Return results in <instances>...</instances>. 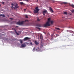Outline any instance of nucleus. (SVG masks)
Segmentation results:
<instances>
[{"label":"nucleus","instance_id":"24","mask_svg":"<svg viewBox=\"0 0 74 74\" xmlns=\"http://www.w3.org/2000/svg\"><path fill=\"white\" fill-rule=\"evenodd\" d=\"M37 26L38 27H41V25H37Z\"/></svg>","mask_w":74,"mask_h":74},{"label":"nucleus","instance_id":"42","mask_svg":"<svg viewBox=\"0 0 74 74\" xmlns=\"http://www.w3.org/2000/svg\"><path fill=\"white\" fill-rule=\"evenodd\" d=\"M26 9H24V10H25V11H26Z\"/></svg>","mask_w":74,"mask_h":74},{"label":"nucleus","instance_id":"14","mask_svg":"<svg viewBox=\"0 0 74 74\" xmlns=\"http://www.w3.org/2000/svg\"><path fill=\"white\" fill-rule=\"evenodd\" d=\"M43 47V46L42 45H40V48H42V47Z\"/></svg>","mask_w":74,"mask_h":74},{"label":"nucleus","instance_id":"20","mask_svg":"<svg viewBox=\"0 0 74 74\" xmlns=\"http://www.w3.org/2000/svg\"><path fill=\"white\" fill-rule=\"evenodd\" d=\"M47 26H48V25H46V24H45V25H44V27H47Z\"/></svg>","mask_w":74,"mask_h":74},{"label":"nucleus","instance_id":"39","mask_svg":"<svg viewBox=\"0 0 74 74\" xmlns=\"http://www.w3.org/2000/svg\"><path fill=\"white\" fill-rule=\"evenodd\" d=\"M18 26H16V27H18Z\"/></svg>","mask_w":74,"mask_h":74},{"label":"nucleus","instance_id":"3","mask_svg":"<svg viewBox=\"0 0 74 74\" xmlns=\"http://www.w3.org/2000/svg\"><path fill=\"white\" fill-rule=\"evenodd\" d=\"M24 23V21H21V22L19 21L17 23V24L19 25H23Z\"/></svg>","mask_w":74,"mask_h":74},{"label":"nucleus","instance_id":"29","mask_svg":"<svg viewBox=\"0 0 74 74\" xmlns=\"http://www.w3.org/2000/svg\"><path fill=\"white\" fill-rule=\"evenodd\" d=\"M20 4H21V5H23V2H20Z\"/></svg>","mask_w":74,"mask_h":74},{"label":"nucleus","instance_id":"10","mask_svg":"<svg viewBox=\"0 0 74 74\" xmlns=\"http://www.w3.org/2000/svg\"><path fill=\"white\" fill-rule=\"evenodd\" d=\"M40 38L41 39V40H43V36H42V35H40Z\"/></svg>","mask_w":74,"mask_h":74},{"label":"nucleus","instance_id":"6","mask_svg":"<svg viewBox=\"0 0 74 74\" xmlns=\"http://www.w3.org/2000/svg\"><path fill=\"white\" fill-rule=\"evenodd\" d=\"M29 39H30V38L26 37L25 38H24V40L25 41Z\"/></svg>","mask_w":74,"mask_h":74},{"label":"nucleus","instance_id":"22","mask_svg":"<svg viewBox=\"0 0 74 74\" xmlns=\"http://www.w3.org/2000/svg\"><path fill=\"white\" fill-rule=\"evenodd\" d=\"M30 45H31V46H32V45H33V43H32V42H30Z\"/></svg>","mask_w":74,"mask_h":74},{"label":"nucleus","instance_id":"5","mask_svg":"<svg viewBox=\"0 0 74 74\" xmlns=\"http://www.w3.org/2000/svg\"><path fill=\"white\" fill-rule=\"evenodd\" d=\"M49 10L51 11V13L53 12V9L51 7H49Z\"/></svg>","mask_w":74,"mask_h":74},{"label":"nucleus","instance_id":"15","mask_svg":"<svg viewBox=\"0 0 74 74\" xmlns=\"http://www.w3.org/2000/svg\"><path fill=\"white\" fill-rule=\"evenodd\" d=\"M55 29H56V30H60V29L58 28L55 27Z\"/></svg>","mask_w":74,"mask_h":74},{"label":"nucleus","instance_id":"41","mask_svg":"<svg viewBox=\"0 0 74 74\" xmlns=\"http://www.w3.org/2000/svg\"><path fill=\"white\" fill-rule=\"evenodd\" d=\"M66 32H70V31L67 30L66 31Z\"/></svg>","mask_w":74,"mask_h":74},{"label":"nucleus","instance_id":"35","mask_svg":"<svg viewBox=\"0 0 74 74\" xmlns=\"http://www.w3.org/2000/svg\"><path fill=\"white\" fill-rule=\"evenodd\" d=\"M3 14H1L0 15V16H3Z\"/></svg>","mask_w":74,"mask_h":74},{"label":"nucleus","instance_id":"9","mask_svg":"<svg viewBox=\"0 0 74 74\" xmlns=\"http://www.w3.org/2000/svg\"><path fill=\"white\" fill-rule=\"evenodd\" d=\"M35 44L36 45H38V44H39V42H38L37 41H35Z\"/></svg>","mask_w":74,"mask_h":74},{"label":"nucleus","instance_id":"36","mask_svg":"<svg viewBox=\"0 0 74 74\" xmlns=\"http://www.w3.org/2000/svg\"><path fill=\"white\" fill-rule=\"evenodd\" d=\"M2 4H4V2H2Z\"/></svg>","mask_w":74,"mask_h":74},{"label":"nucleus","instance_id":"8","mask_svg":"<svg viewBox=\"0 0 74 74\" xmlns=\"http://www.w3.org/2000/svg\"><path fill=\"white\" fill-rule=\"evenodd\" d=\"M36 51H40V48L39 47H38L36 49Z\"/></svg>","mask_w":74,"mask_h":74},{"label":"nucleus","instance_id":"47","mask_svg":"<svg viewBox=\"0 0 74 74\" xmlns=\"http://www.w3.org/2000/svg\"><path fill=\"white\" fill-rule=\"evenodd\" d=\"M45 34H46L45 33Z\"/></svg>","mask_w":74,"mask_h":74},{"label":"nucleus","instance_id":"30","mask_svg":"<svg viewBox=\"0 0 74 74\" xmlns=\"http://www.w3.org/2000/svg\"><path fill=\"white\" fill-rule=\"evenodd\" d=\"M70 36H74V35L72 34V35H70Z\"/></svg>","mask_w":74,"mask_h":74},{"label":"nucleus","instance_id":"31","mask_svg":"<svg viewBox=\"0 0 74 74\" xmlns=\"http://www.w3.org/2000/svg\"><path fill=\"white\" fill-rule=\"evenodd\" d=\"M2 16L3 17H5V15H3Z\"/></svg>","mask_w":74,"mask_h":74},{"label":"nucleus","instance_id":"46","mask_svg":"<svg viewBox=\"0 0 74 74\" xmlns=\"http://www.w3.org/2000/svg\"><path fill=\"white\" fill-rule=\"evenodd\" d=\"M1 5L0 4V7H1Z\"/></svg>","mask_w":74,"mask_h":74},{"label":"nucleus","instance_id":"18","mask_svg":"<svg viewBox=\"0 0 74 74\" xmlns=\"http://www.w3.org/2000/svg\"><path fill=\"white\" fill-rule=\"evenodd\" d=\"M50 18H48V21H47L48 22H49V21H51L50 20Z\"/></svg>","mask_w":74,"mask_h":74},{"label":"nucleus","instance_id":"43","mask_svg":"<svg viewBox=\"0 0 74 74\" xmlns=\"http://www.w3.org/2000/svg\"><path fill=\"white\" fill-rule=\"evenodd\" d=\"M19 32V33H21V32Z\"/></svg>","mask_w":74,"mask_h":74},{"label":"nucleus","instance_id":"17","mask_svg":"<svg viewBox=\"0 0 74 74\" xmlns=\"http://www.w3.org/2000/svg\"><path fill=\"white\" fill-rule=\"evenodd\" d=\"M70 5L71 6L72 8H74V5L73 4Z\"/></svg>","mask_w":74,"mask_h":74},{"label":"nucleus","instance_id":"40","mask_svg":"<svg viewBox=\"0 0 74 74\" xmlns=\"http://www.w3.org/2000/svg\"><path fill=\"white\" fill-rule=\"evenodd\" d=\"M43 15H44V16H45V14L44 13H43Z\"/></svg>","mask_w":74,"mask_h":74},{"label":"nucleus","instance_id":"7","mask_svg":"<svg viewBox=\"0 0 74 74\" xmlns=\"http://www.w3.org/2000/svg\"><path fill=\"white\" fill-rule=\"evenodd\" d=\"M49 22H47L46 23V24L48 26H50V24H49Z\"/></svg>","mask_w":74,"mask_h":74},{"label":"nucleus","instance_id":"44","mask_svg":"<svg viewBox=\"0 0 74 74\" xmlns=\"http://www.w3.org/2000/svg\"><path fill=\"white\" fill-rule=\"evenodd\" d=\"M21 0H19L20 1H21ZM24 1H25V0H24Z\"/></svg>","mask_w":74,"mask_h":74},{"label":"nucleus","instance_id":"21","mask_svg":"<svg viewBox=\"0 0 74 74\" xmlns=\"http://www.w3.org/2000/svg\"><path fill=\"white\" fill-rule=\"evenodd\" d=\"M70 33H73L74 32H73V31H69Z\"/></svg>","mask_w":74,"mask_h":74},{"label":"nucleus","instance_id":"16","mask_svg":"<svg viewBox=\"0 0 74 74\" xmlns=\"http://www.w3.org/2000/svg\"><path fill=\"white\" fill-rule=\"evenodd\" d=\"M20 42L21 44H22L23 43V41L22 40H20Z\"/></svg>","mask_w":74,"mask_h":74},{"label":"nucleus","instance_id":"2","mask_svg":"<svg viewBox=\"0 0 74 74\" xmlns=\"http://www.w3.org/2000/svg\"><path fill=\"white\" fill-rule=\"evenodd\" d=\"M38 8V7H37L35 8V9L36 10H34V13L35 14L37 13L39 11V9Z\"/></svg>","mask_w":74,"mask_h":74},{"label":"nucleus","instance_id":"12","mask_svg":"<svg viewBox=\"0 0 74 74\" xmlns=\"http://www.w3.org/2000/svg\"><path fill=\"white\" fill-rule=\"evenodd\" d=\"M14 32H15V33L18 36H19V34L17 32H16V30H15L14 31Z\"/></svg>","mask_w":74,"mask_h":74},{"label":"nucleus","instance_id":"1","mask_svg":"<svg viewBox=\"0 0 74 74\" xmlns=\"http://www.w3.org/2000/svg\"><path fill=\"white\" fill-rule=\"evenodd\" d=\"M11 5H12V6H11V8L12 9H13V6L14 5L15 7H14V9H17L19 8V6H18V4L16 3L15 4H13V3H11Z\"/></svg>","mask_w":74,"mask_h":74},{"label":"nucleus","instance_id":"45","mask_svg":"<svg viewBox=\"0 0 74 74\" xmlns=\"http://www.w3.org/2000/svg\"><path fill=\"white\" fill-rule=\"evenodd\" d=\"M69 27V28H70V27Z\"/></svg>","mask_w":74,"mask_h":74},{"label":"nucleus","instance_id":"33","mask_svg":"<svg viewBox=\"0 0 74 74\" xmlns=\"http://www.w3.org/2000/svg\"><path fill=\"white\" fill-rule=\"evenodd\" d=\"M37 21H40V20H39L38 18Z\"/></svg>","mask_w":74,"mask_h":74},{"label":"nucleus","instance_id":"28","mask_svg":"<svg viewBox=\"0 0 74 74\" xmlns=\"http://www.w3.org/2000/svg\"><path fill=\"white\" fill-rule=\"evenodd\" d=\"M36 28H37L38 29H39V30H40V28L39 27H36Z\"/></svg>","mask_w":74,"mask_h":74},{"label":"nucleus","instance_id":"34","mask_svg":"<svg viewBox=\"0 0 74 74\" xmlns=\"http://www.w3.org/2000/svg\"><path fill=\"white\" fill-rule=\"evenodd\" d=\"M56 35L57 36H59V35H57V34H56Z\"/></svg>","mask_w":74,"mask_h":74},{"label":"nucleus","instance_id":"25","mask_svg":"<svg viewBox=\"0 0 74 74\" xmlns=\"http://www.w3.org/2000/svg\"><path fill=\"white\" fill-rule=\"evenodd\" d=\"M25 18H28V16L27 15L25 16Z\"/></svg>","mask_w":74,"mask_h":74},{"label":"nucleus","instance_id":"11","mask_svg":"<svg viewBox=\"0 0 74 74\" xmlns=\"http://www.w3.org/2000/svg\"><path fill=\"white\" fill-rule=\"evenodd\" d=\"M67 3V2H62L61 3L62 4H66Z\"/></svg>","mask_w":74,"mask_h":74},{"label":"nucleus","instance_id":"38","mask_svg":"<svg viewBox=\"0 0 74 74\" xmlns=\"http://www.w3.org/2000/svg\"><path fill=\"white\" fill-rule=\"evenodd\" d=\"M10 19L12 20L13 19V18H10Z\"/></svg>","mask_w":74,"mask_h":74},{"label":"nucleus","instance_id":"37","mask_svg":"<svg viewBox=\"0 0 74 74\" xmlns=\"http://www.w3.org/2000/svg\"><path fill=\"white\" fill-rule=\"evenodd\" d=\"M30 0H27V1H29Z\"/></svg>","mask_w":74,"mask_h":74},{"label":"nucleus","instance_id":"13","mask_svg":"<svg viewBox=\"0 0 74 74\" xmlns=\"http://www.w3.org/2000/svg\"><path fill=\"white\" fill-rule=\"evenodd\" d=\"M51 22V24H53V21H51L49 22V23Z\"/></svg>","mask_w":74,"mask_h":74},{"label":"nucleus","instance_id":"4","mask_svg":"<svg viewBox=\"0 0 74 74\" xmlns=\"http://www.w3.org/2000/svg\"><path fill=\"white\" fill-rule=\"evenodd\" d=\"M26 47V45L25 44V43H23V44H22L21 46V48H22L23 47Z\"/></svg>","mask_w":74,"mask_h":74},{"label":"nucleus","instance_id":"32","mask_svg":"<svg viewBox=\"0 0 74 74\" xmlns=\"http://www.w3.org/2000/svg\"><path fill=\"white\" fill-rule=\"evenodd\" d=\"M26 21H28V20H25V22H26Z\"/></svg>","mask_w":74,"mask_h":74},{"label":"nucleus","instance_id":"23","mask_svg":"<svg viewBox=\"0 0 74 74\" xmlns=\"http://www.w3.org/2000/svg\"><path fill=\"white\" fill-rule=\"evenodd\" d=\"M63 13L65 14H67V13L66 12H64Z\"/></svg>","mask_w":74,"mask_h":74},{"label":"nucleus","instance_id":"26","mask_svg":"<svg viewBox=\"0 0 74 74\" xmlns=\"http://www.w3.org/2000/svg\"><path fill=\"white\" fill-rule=\"evenodd\" d=\"M35 47H34V49H33V51H35Z\"/></svg>","mask_w":74,"mask_h":74},{"label":"nucleus","instance_id":"27","mask_svg":"<svg viewBox=\"0 0 74 74\" xmlns=\"http://www.w3.org/2000/svg\"><path fill=\"white\" fill-rule=\"evenodd\" d=\"M71 12H74V10H73L71 11Z\"/></svg>","mask_w":74,"mask_h":74},{"label":"nucleus","instance_id":"19","mask_svg":"<svg viewBox=\"0 0 74 74\" xmlns=\"http://www.w3.org/2000/svg\"><path fill=\"white\" fill-rule=\"evenodd\" d=\"M47 12V10H45L43 12V13H46V12Z\"/></svg>","mask_w":74,"mask_h":74}]
</instances>
